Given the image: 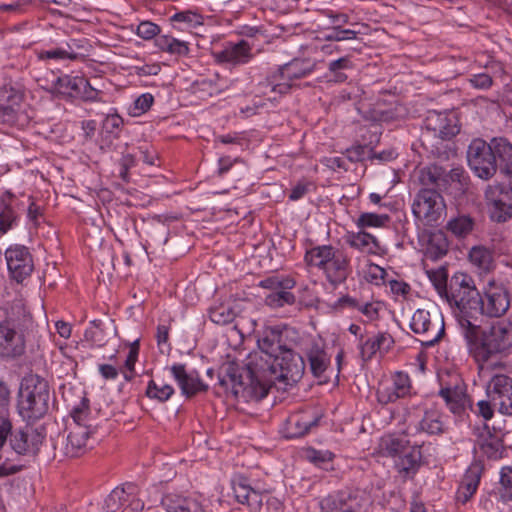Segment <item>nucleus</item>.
<instances>
[{
	"label": "nucleus",
	"instance_id": "1",
	"mask_svg": "<svg viewBox=\"0 0 512 512\" xmlns=\"http://www.w3.org/2000/svg\"><path fill=\"white\" fill-rule=\"evenodd\" d=\"M246 322L240 311L235 312L231 308L226 312V343L237 353H226V377L229 380H226V401L234 399L236 409H242L241 404L258 402L267 396L273 380L267 379L265 374L267 370L275 373L276 365L281 370L279 378L288 382H297L305 371L303 357L295 353L291 347H287L275 357L267 369L257 364L253 368L252 362L240 365L243 362L242 358L248 355L247 352L240 351L244 337L249 332V329L244 328Z\"/></svg>",
	"mask_w": 512,
	"mask_h": 512
},
{
	"label": "nucleus",
	"instance_id": "2",
	"mask_svg": "<svg viewBox=\"0 0 512 512\" xmlns=\"http://www.w3.org/2000/svg\"><path fill=\"white\" fill-rule=\"evenodd\" d=\"M441 298L455 308V317L466 340H475V325L471 323V318L478 311L479 291L472 278L463 273L455 274L449 281L447 293Z\"/></svg>",
	"mask_w": 512,
	"mask_h": 512
},
{
	"label": "nucleus",
	"instance_id": "3",
	"mask_svg": "<svg viewBox=\"0 0 512 512\" xmlns=\"http://www.w3.org/2000/svg\"><path fill=\"white\" fill-rule=\"evenodd\" d=\"M471 352L478 364L480 376H488L495 370H502L504 363L491 361L492 357L512 346V322L501 320L493 324L487 333H484L481 340L478 337L468 341Z\"/></svg>",
	"mask_w": 512,
	"mask_h": 512
},
{
	"label": "nucleus",
	"instance_id": "4",
	"mask_svg": "<svg viewBox=\"0 0 512 512\" xmlns=\"http://www.w3.org/2000/svg\"><path fill=\"white\" fill-rule=\"evenodd\" d=\"M304 260L308 266L319 269L333 287L343 284L351 274L350 257L332 245L311 248L305 253Z\"/></svg>",
	"mask_w": 512,
	"mask_h": 512
},
{
	"label": "nucleus",
	"instance_id": "5",
	"mask_svg": "<svg viewBox=\"0 0 512 512\" xmlns=\"http://www.w3.org/2000/svg\"><path fill=\"white\" fill-rule=\"evenodd\" d=\"M50 387L48 381L37 374H27L21 381L17 409L27 421L42 418L49 410Z\"/></svg>",
	"mask_w": 512,
	"mask_h": 512
},
{
	"label": "nucleus",
	"instance_id": "6",
	"mask_svg": "<svg viewBox=\"0 0 512 512\" xmlns=\"http://www.w3.org/2000/svg\"><path fill=\"white\" fill-rule=\"evenodd\" d=\"M411 330L420 336L425 347L438 343L445 333L444 318L436 307L417 309L410 321Z\"/></svg>",
	"mask_w": 512,
	"mask_h": 512
},
{
	"label": "nucleus",
	"instance_id": "7",
	"mask_svg": "<svg viewBox=\"0 0 512 512\" xmlns=\"http://www.w3.org/2000/svg\"><path fill=\"white\" fill-rule=\"evenodd\" d=\"M478 302V311L471 318V323L475 325V339L479 337L481 328L480 316L500 317L504 315L510 307V294L505 286L491 282L484 289L483 295L479 293Z\"/></svg>",
	"mask_w": 512,
	"mask_h": 512
},
{
	"label": "nucleus",
	"instance_id": "8",
	"mask_svg": "<svg viewBox=\"0 0 512 512\" xmlns=\"http://www.w3.org/2000/svg\"><path fill=\"white\" fill-rule=\"evenodd\" d=\"M446 211V204L439 191L422 188L412 203V212L425 226H436Z\"/></svg>",
	"mask_w": 512,
	"mask_h": 512
},
{
	"label": "nucleus",
	"instance_id": "9",
	"mask_svg": "<svg viewBox=\"0 0 512 512\" xmlns=\"http://www.w3.org/2000/svg\"><path fill=\"white\" fill-rule=\"evenodd\" d=\"M370 499L368 495L357 488H344L333 491L319 500L323 512H361Z\"/></svg>",
	"mask_w": 512,
	"mask_h": 512
},
{
	"label": "nucleus",
	"instance_id": "10",
	"mask_svg": "<svg viewBox=\"0 0 512 512\" xmlns=\"http://www.w3.org/2000/svg\"><path fill=\"white\" fill-rule=\"evenodd\" d=\"M467 160L471 170L483 180L492 178L497 172L492 140L489 143L480 138L472 140L468 146Z\"/></svg>",
	"mask_w": 512,
	"mask_h": 512
},
{
	"label": "nucleus",
	"instance_id": "11",
	"mask_svg": "<svg viewBox=\"0 0 512 512\" xmlns=\"http://www.w3.org/2000/svg\"><path fill=\"white\" fill-rule=\"evenodd\" d=\"M491 219L502 223L512 217V190L508 185L491 184L485 190Z\"/></svg>",
	"mask_w": 512,
	"mask_h": 512
},
{
	"label": "nucleus",
	"instance_id": "12",
	"mask_svg": "<svg viewBox=\"0 0 512 512\" xmlns=\"http://www.w3.org/2000/svg\"><path fill=\"white\" fill-rule=\"evenodd\" d=\"M487 385V395L494 406H498L499 412L512 415V378L501 373L491 372Z\"/></svg>",
	"mask_w": 512,
	"mask_h": 512
},
{
	"label": "nucleus",
	"instance_id": "13",
	"mask_svg": "<svg viewBox=\"0 0 512 512\" xmlns=\"http://www.w3.org/2000/svg\"><path fill=\"white\" fill-rule=\"evenodd\" d=\"M300 350L306 355L310 370L315 377H320L330 364L323 340L315 337H305L300 343Z\"/></svg>",
	"mask_w": 512,
	"mask_h": 512
},
{
	"label": "nucleus",
	"instance_id": "14",
	"mask_svg": "<svg viewBox=\"0 0 512 512\" xmlns=\"http://www.w3.org/2000/svg\"><path fill=\"white\" fill-rule=\"evenodd\" d=\"M45 439L43 429L26 427L11 435L10 445L12 449L22 455H35Z\"/></svg>",
	"mask_w": 512,
	"mask_h": 512
},
{
	"label": "nucleus",
	"instance_id": "15",
	"mask_svg": "<svg viewBox=\"0 0 512 512\" xmlns=\"http://www.w3.org/2000/svg\"><path fill=\"white\" fill-rule=\"evenodd\" d=\"M11 322L15 320L10 318L0 323V356L4 358L18 357L25 351L24 336L11 326Z\"/></svg>",
	"mask_w": 512,
	"mask_h": 512
},
{
	"label": "nucleus",
	"instance_id": "16",
	"mask_svg": "<svg viewBox=\"0 0 512 512\" xmlns=\"http://www.w3.org/2000/svg\"><path fill=\"white\" fill-rule=\"evenodd\" d=\"M5 257L8 269L17 282H22L33 270V261L28 249L14 246L6 250Z\"/></svg>",
	"mask_w": 512,
	"mask_h": 512
},
{
	"label": "nucleus",
	"instance_id": "17",
	"mask_svg": "<svg viewBox=\"0 0 512 512\" xmlns=\"http://www.w3.org/2000/svg\"><path fill=\"white\" fill-rule=\"evenodd\" d=\"M294 333L292 329L279 327H268L264 329L262 335L258 338V347L269 358H275L288 346L285 343L290 334Z\"/></svg>",
	"mask_w": 512,
	"mask_h": 512
},
{
	"label": "nucleus",
	"instance_id": "18",
	"mask_svg": "<svg viewBox=\"0 0 512 512\" xmlns=\"http://www.w3.org/2000/svg\"><path fill=\"white\" fill-rule=\"evenodd\" d=\"M411 383L408 374L396 372L390 385H381L377 390V400L381 404L395 402L410 394Z\"/></svg>",
	"mask_w": 512,
	"mask_h": 512
},
{
	"label": "nucleus",
	"instance_id": "19",
	"mask_svg": "<svg viewBox=\"0 0 512 512\" xmlns=\"http://www.w3.org/2000/svg\"><path fill=\"white\" fill-rule=\"evenodd\" d=\"M421 446L413 445L395 459L394 468L403 480L413 479L422 465Z\"/></svg>",
	"mask_w": 512,
	"mask_h": 512
},
{
	"label": "nucleus",
	"instance_id": "20",
	"mask_svg": "<svg viewBox=\"0 0 512 512\" xmlns=\"http://www.w3.org/2000/svg\"><path fill=\"white\" fill-rule=\"evenodd\" d=\"M68 431L64 445V454L68 457H78L86 449L88 438L92 432L90 425L70 423Z\"/></svg>",
	"mask_w": 512,
	"mask_h": 512
},
{
	"label": "nucleus",
	"instance_id": "21",
	"mask_svg": "<svg viewBox=\"0 0 512 512\" xmlns=\"http://www.w3.org/2000/svg\"><path fill=\"white\" fill-rule=\"evenodd\" d=\"M426 128L442 140H450L459 133V127L454 118L436 111L429 112L425 120Z\"/></svg>",
	"mask_w": 512,
	"mask_h": 512
},
{
	"label": "nucleus",
	"instance_id": "22",
	"mask_svg": "<svg viewBox=\"0 0 512 512\" xmlns=\"http://www.w3.org/2000/svg\"><path fill=\"white\" fill-rule=\"evenodd\" d=\"M426 128L442 140H450L459 133V127L454 118L436 111L429 112L425 120Z\"/></svg>",
	"mask_w": 512,
	"mask_h": 512
},
{
	"label": "nucleus",
	"instance_id": "23",
	"mask_svg": "<svg viewBox=\"0 0 512 512\" xmlns=\"http://www.w3.org/2000/svg\"><path fill=\"white\" fill-rule=\"evenodd\" d=\"M426 128L442 140H450L459 133V127L454 118L436 111L429 112L425 120Z\"/></svg>",
	"mask_w": 512,
	"mask_h": 512
},
{
	"label": "nucleus",
	"instance_id": "24",
	"mask_svg": "<svg viewBox=\"0 0 512 512\" xmlns=\"http://www.w3.org/2000/svg\"><path fill=\"white\" fill-rule=\"evenodd\" d=\"M231 488L236 502L246 504L252 511L262 506L263 496L249 485L245 477L239 476L232 479Z\"/></svg>",
	"mask_w": 512,
	"mask_h": 512
},
{
	"label": "nucleus",
	"instance_id": "25",
	"mask_svg": "<svg viewBox=\"0 0 512 512\" xmlns=\"http://www.w3.org/2000/svg\"><path fill=\"white\" fill-rule=\"evenodd\" d=\"M483 464L473 461L467 468L456 493V499L462 504L467 503L476 492L483 473Z\"/></svg>",
	"mask_w": 512,
	"mask_h": 512
},
{
	"label": "nucleus",
	"instance_id": "26",
	"mask_svg": "<svg viewBox=\"0 0 512 512\" xmlns=\"http://www.w3.org/2000/svg\"><path fill=\"white\" fill-rule=\"evenodd\" d=\"M439 396L443 398L449 410L454 414H461L469 404L464 386L458 383L442 386Z\"/></svg>",
	"mask_w": 512,
	"mask_h": 512
},
{
	"label": "nucleus",
	"instance_id": "27",
	"mask_svg": "<svg viewBox=\"0 0 512 512\" xmlns=\"http://www.w3.org/2000/svg\"><path fill=\"white\" fill-rule=\"evenodd\" d=\"M345 242L351 248L370 255H380L383 251L379 241L373 235L365 231L347 234L345 236Z\"/></svg>",
	"mask_w": 512,
	"mask_h": 512
},
{
	"label": "nucleus",
	"instance_id": "28",
	"mask_svg": "<svg viewBox=\"0 0 512 512\" xmlns=\"http://www.w3.org/2000/svg\"><path fill=\"white\" fill-rule=\"evenodd\" d=\"M476 442L481 452L488 458L497 459L502 456L503 441L493 434L486 424L479 431Z\"/></svg>",
	"mask_w": 512,
	"mask_h": 512
},
{
	"label": "nucleus",
	"instance_id": "29",
	"mask_svg": "<svg viewBox=\"0 0 512 512\" xmlns=\"http://www.w3.org/2000/svg\"><path fill=\"white\" fill-rule=\"evenodd\" d=\"M171 372L185 396L192 397L195 394L206 390V385H204L198 377L188 374L184 365L179 364L172 366Z\"/></svg>",
	"mask_w": 512,
	"mask_h": 512
},
{
	"label": "nucleus",
	"instance_id": "30",
	"mask_svg": "<svg viewBox=\"0 0 512 512\" xmlns=\"http://www.w3.org/2000/svg\"><path fill=\"white\" fill-rule=\"evenodd\" d=\"M495 160L498 168L507 176L512 175V144L505 138H493Z\"/></svg>",
	"mask_w": 512,
	"mask_h": 512
},
{
	"label": "nucleus",
	"instance_id": "31",
	"mask_svg": "<svg viewBox=\"0 0 512 512\" xmlns=\"http://www.w3.org/2000/svg\"><path fill=\"white\" fill-rule=\"evenodd\" d=\"M419 181L424 188L446 190V171L438 165H430L420 171Z\"/></svg>",
	"mask_w": 512,
	"mask_h": 512
},
{
	"label": "nucleus",
	"instance_id": "32",
	"mask_svg": "<svg viewBox=\"0 0 512 512\" xmlns=\"http://www.w3.org/2000/svg\"><path fill=\"white\" fill-rule=\"evenodd\" d=\"M394 340L387 332L378 333L375 337L367 339L361 345V356L364 360L371 359L377 351H387L393 345Z\"/></svg>",
	"mask_w": 512,
	"mask_h": 512
},
{
	"label": "nucleus",
	"instance_id": "33",
	"mask_svg": "<svg viewBox=\"0 0 512 512\" xmlns=\"http://www.w3.org/2000/svg\"><path fill=\"white\" fill-rule=\"evenodd\" d=\"M379 447L384 456L397 458L411 446L405 437L390 434L381 438Z\"/></svg>",
	"mask_w": 512,
	"mask_h": 512
},
{
	"label": "nucleus",
	"instance_id": "34",
	"mask_svg": "<svg viewBox=\"0 0 512 512\" xmlns=\"http://www.w3.org/2000/svg\"><path fill=\"white\" fill-rule=\"evenodd\" d=\"M162 502L168 512H205L196 500L178 495H167Z\"/></svg>",
	"mask_w": 512,
	"mask_h": 512
},
{
	"label": "nucleus",
	"instance_id": "35",
	"mask_svg": "<svg viewBox=\"0 0 512 512\" xmlns=\"http://www.w3.org/2000/svg\"><path fill=\"white\" fill-rule=\"evenodd\" d=\"M470 185V179L463 168H453L446 172V189L450 188L455 196L464 195Z\"/></svg>",
	"mask_w": 512,
	"mask_h": 512
},
{
	"label": "nucleus",
	"instance_id": "36",
	"mask_svg": "<svg viewBox=\"0 0 512 512\" xmlns=\"http://www.w3.org/2000/svg\"><path fill=\"white\" fill-rule=\"evenodd\" d=\"M79 83L82 85L83 77L63 75L56 77L50 85H44L43 88L51 92L74 97Z\"/></svg>",
	"mask_w": 512,
	"mask_h": 512
},
{
	"label": "nucleus",
	"instance_id": "37",
	"mask_svg": "<svg viewBox=\"0 0 512 512\" xmlns=\"http://www.w3.org/2000/svg\"><path fill=\"white\" fill-rule=\"evenodd\" d=\"M442 414L437 410H427L419 422V430L429 435H440L446 431Z\"/></svg>",
	"mask_w": 512,
	"mask_h": 512
},
{
	"label": "nucleus",
	"instance_id": "38",
	"mask_svg": "<svg viewBox=\"0 0 512 512\" xmlns=\"http://www.w3.org/2000/svg\"><path fill=\"white\" fill-rule=\"evenodd\" d=\"M313 65L305 60H293L279 69V76L282 80L300 79L310 74Z\"/></svg>",
	"mask_w": 512,
	"mask_h": 512
},
{
	"label": "nucleus",
	"instance_id": "39",
	"mask_svg": "<svg viewBox=\"0 0 512 512\" xmlns=\"http://www.w3.org/2000/svg\"><path fill=\"white\" fill-rule=\"evenodd\" d=\"M252 59L251 47L247 41L241 40L238 43L226 47V63L233 66L245 64Z\"/></svg>",
	"mask_w": 512,
	"mask_h": 512
},
{
	"label": "nucleus",
	"instance_id": "40",
	"mask_svg": "<svg viewBox=\"0 0 512 512\" xmlns=\"http://www.w3.org/2000/svg\"><path fill=\"white\" fill-rule=\"evenodd\" d=\"M448 252V241L442 232L433 233L430 235L427 247L426 257L436 261L446 255Z\"/></svg>",
	"mask_w": 512,
	"mask_h": 512
},
{
	"label": "nucleus",
	"instance_id": "41",
	"mask_svg": "<svg viewBox=\"0 0 512 512\" xmlns=\"http://www.w3.org/2000/svg\"><path fill=\"white\" fill-rule=\"evenodd\" d=\"M474 225L475 222L471 216L460 214L451 218L447 222L446 228L456 237H466L472 232Z\"/></svg>",
	"mask_w": 512,
	"mask_h": 512
},
{
	"label": "nucleus",
	"instance_id": "42",
	"mask_svg": "<svg viewBox=\"0 0 512 512\" xmlns=\"http://www.w3.org/2000/svg\"><path fill=\"white\" fill-rule=\"evenodd\" d=\"M292 288H278L265 297V303L272 308H279L285 305H293L296 297L290 292Z\"/></svg>",
	"mask_w": 512,
	"mask_h": 512
},
{
	"label": "nucleus",
	"instance_id": "43",
	"mask_svg": "<svg viewBox=\"0 0 512 512\" xmlns=\"http://www.w3.org/2000/svg\"><path fill=\"white\" fill-rule=\"evenodd\" d=\"M317 419H306L304 416L294 415L289 418V438L305 435L312 426L317 425Z\"/></svg>",
	"mask_w": 512,
	"mask_h": 512
},
{
	"label": "nucleus",
	"instance_id": "44",
	"mask_svg": "<svg viewBox=\"0 0 512 512\" xmlns=\"http://www.w3.org/2000/svg\"><path fill=\"white\" fill-rule=\"evenodd\" d=\"M469 258L474 265L484 271L490 270L493 264L492 253L485 247H473L470 250Z\"/></svg>",
	"mask_w": 512,
	"mask_h": 512
},
{
	"label": "nucleus",
	"instance_id": "45",
	"mask_svg": "<svg viewBox=\"0 0 512 512\" xmlns=\"http://www.w3.org/2000/svg\"><path fill=\"white\" fill-rule=\"evenodd\" d=\"M37 56L40 60H75L78 57V53L73 51L70 45H67V47H57L50 50H42L37 53Z\"/></svg>",
	"mask_w": 512,
	"mask_h": 512
},
{
	"label": "nucleus",
	"instance_id": "46",
	"mask_svg": "<svg viewBox=\"0 0 512 512\" xmlns=\"http://www.w3.org/2000/svg\"><path fill=\"white\" fill-rule=\"evenodd\" d=\"M102 91L97 87L96 83H92L83 77V83L76 89L74 97H79L84 101H100Z\"/></svg>",
	"mask_w": 512,
	"mask_h": 512
},
{
	"label": "nucleus",
	"instance_id": "47",
	"mask_svg": "<svg viewBox=\"0 0 512 512\" xmlns=\"http://www.w3.org/2000/svg\"><path fill=\"white\" fill-rule=\"evenodd\" d=\"M157 46L171 54L183 55L188 52V47L185 42L179 41L170 36H160L156 40Z\"/></svg>",
	"mask_w": 512,
	"mask_h": 512
},
{
	"label": "nucleus",
	"instance_id": "48",
	"mask_svg": "<svg viewBox=\"0 0 512 512\" xmlns=\"http://www.w3.org/2000/svg\"><path fill=\"white\" fill-rule=\"evenodd\" d=\"M426 274L440 297H442L443 294L447 293V286L449 285V283H447L448 274L445 267L427 270Z\"/></svg>",
	"mask_w": 512,
	"mask_h": 512
},
{
	"label": "nucleus",
	"instance_id": "49",
	"mask_svg": "<svg viewBox=\"0 0 512 512\" xmlns=\"http://www.w3.org/2000/svg\"><path fill=\"white\" fill-rule=\"evenodd\" d=\"M129 495L124 487L115 488L105 499L104 511L116 512L125 502L128 501Z\"/></svg>",
	"mask_w": 512,
	"mask_h": 512
},
{
	"label": "nucleus",
	"instance_id": "50",
	"mask_svg": "<svg viewBox=\"0 0 512 512\" xmlns=\"http://www.w3.org/2000/svg\"><path fill=\"white\" fill-rule=\"evenodd\" d=\"M352 67L353 64L349 56L340 57L328 64V70L334 74V80L336 82H344L347 79V75L344 71Z\"/></svg>",
	"mask_w": 512,
	"mask_h": 512
},
{
	"label": "nucleus",
	"instance_id": "51",
	"mask_svg": "<svg viewBox=\"0 0 512 512\" xmlns=\"http://www.w3.org/2000/svg\"><path fill=\"white\" fill-rule=\"evenodd\" d=\"M358 32L351 29H343L339 24L333 25L331 28L326 30L324 34V40L326 41H343L356 39Z\"/></svg>",
	"mask_w": 512,
	"mask_h": 512
},
{
	"label": "nucleus",
	"instance_id": "52",
	"mask_svg": "<svg viewBox=\"0 0 512 512\" xmlns=\"http://www.w3.org/2000/svg\"><path fill=\"white\" fill-rule=\"evenodd\" d=\"M173 393H174V389L170 385L163 384V385L159 386L153 380H151L148 383V386L146 389V395L149 398H154V399H157L162 402L168 400L172 396Z\"/></svg>",
	"mask_w": 512,
	"mask_h": 512
},
{
	"label": "nucleus",
	"instance_id": "53",
	"mask_svg": "<svg viewBox=\"0 0 512 512\" xmlns=\"http://www.w3.org/2000/svg\"><path fill=\"white\" fill-rule=\"evenodd\" d=\"M389 221V216L386 214L375 213H362L358 220L357 225L360 228L364 227H382Z\"/></svg>",
	"mask_w": 512,
	"mask_h": 512
},
{
	"label": "nucleus",
	"instance_id": "54",
	"mask_svg": "<svg viewBox=\"0 0 512 512\" xmlns=\"http://www.w3.org/2000/svg\"><path fill=\"white\" fill-rule=\"evenodd\" d=\"M296 282L292 278H280L278 276L267 277L259 282V287L274 292L278 288H294Z\"/></svg>",
	"mask_w": 512,
	"mask_h": 512
},
{
	"label": "nucleus",
	"instance_id": "55",
	"mask_svg": "<svg viewBox=\"0 0 512 512\" xmlns=\"http://www.w3.org/2000/svg\"><path fill=\"white\" fill-rule=\"evenodd\" d=\"M500 494L503 500H512V468L503 467L500 474Z\"/></svg>",
	"mask_w": 512,
	"mask_h": 512
},
{
	"label": "nucleus",
	"instance_id": "56",
	"mask_svg": "<svg viewBox=\"0 0 512 512\" xmlns=\"http://www.w3.org/2000/svg\"><path fill=\"white\" fill-rule=\"evenodd\" d=\"M123 124V119L117 114L107 115L102 124L103 133L118 136L120 127Z\"/></svg>",
	"mask_w": 512,
	"mask_h": 512
},
{
	"label": "nucleus",
	"instance_id": "57",
	"mask_svg": "<svg viewBox=\"0 0 512 512\" xmlns=\"http://www.w3.org/2000/svg\"><path fill=\"white\" fill-rule=\"evenodd\" d=\"M89 415V401L85 398L82 399L81 403L76 406L72 412L71 417L73 419L72 423H77L80 425H88L87 417Z\"/></svg>",
	"mask_w": 512,
	"mask_h": 512
},
{
	"label": "nucleus",
	"instance_id": "58",
	"mask_svg": "<svg viewBox=\"0 0 512 512\" xmlns=\"http://www.w3.org/2000/svg\"><path fill=\"white\" fill-rule=\"evenodd\" d=\"M138 351H139V343H138V340H136L131 345L129 354L125 361V368L128 370V372H124V378L128 381L131 380L133 377L134 366H135V363H136L137 357H138Z\"/></svg>",
	"mask_w": 512,
	"mask_h": 512
},
{
	"label": "nucleus",
	"instance_id": "59",
	"mask_svg": "<svg viewBox=\"0 0 512 512\" xmlns=\"http://www.w3.org/2000/svg\"><path fill=\"white\" fill-rule=\"evenodd\" d=\"M159 32V26L150 21L141 22L136 30L137 35L144 40H150L154 38L158 35Z\"/></svg>",
	"mask_w": 512,
	"mask_h": 512
},
{
	"label": "nucleus",
	"instance_id": "60",
	"mask_svg": "<svg viewBox=\"0 0 512 512\" xmlns=\"http://www.w3.org/2000/svg\"><path fill=\"white\" fill-rule=\"evenodd\" d=\"M18 104L0 102V123H14L17 118Z\"/></svg>",
	"mask_w": 512,
	"mask_h": 512
},
{
	"label": "nucleus",
	"instance_id": "61",
	"mask_svg": "<svg viewBox=\"0 0 512 512\" xmlns=\"http://www.w3.org/2000/svg\"><path fill=\"white\" fill-rule=\"evenodd\" d=\"M14 213L12 209L4 204L0 205V231L5 233L14 221Z\"/></svg>",
	"mask_w": 512,
	"mask_h": 512
},
{
	"label": "nucleus",
	"instance_id": "62",
	"mask_svg": "<svg viewBox=\"0 0 512 512\" xmlns=\"http://www.w3.org/2000/svg\"><path fill=\"white\" fill-rule=\"evenodd\" d=\"M333 454L329 451H318L309 449L306 452V457L309 461L316 465H322L332 460Z\"/></svg>",
	"mask_w": 512,
	"mask_h": 512
},
{
	"label": "nucleus",
	"instance_id": "63",
	"mask_svg": "<svg viewBox=\"0 0 512 512\" xmlns=\"http://www.w3.org/2000/svg\"><path fill=\"white\" fill-rule=\"evenodd\" d=\"M280 78L279 73L277 75H273L271 78L267 80V85L271 87V92L278 93L280 95L288 93L291 88V84L286 80L283 82H276V80Z\"/></svg>",
	"mask_w": 512,
	"mask_h": 512
},
{
	"label": "nucleus",
	"instance_id": "64",
	"mask_svg": "<svg viewBox=\"0 0 512 512\" xmlns=\"http://www.w3.org/2000/svg\"><path fill=\"white\" fill-rule=\"evenodd\" d=\"M469 82L475 88L488 89L492 85L493 81H492V78L490 75H488L486 73H480V74L473 75L469 79Z\"/></svg>",
	"mask_w": 512,
	"mask_h": 512
}]
</instances>
